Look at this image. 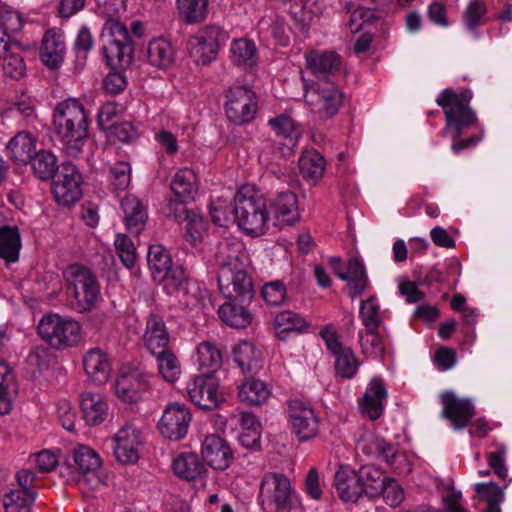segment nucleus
Returning a JSON list of instances; mask_svg holds the SVG:
<instances>
[{"label": "nucleus", "instance_id": "1", "mask_svg": "<svg viewBox=\"0 0 512 512\" xmlns=\"http://www.w3.org/2000/svg\"><path fill=\"white\" fill-rule=\"evenodd\" d=\"M246 252L240 243L220 242L214 262L218 267V286L225 299L251 302L255 296L251 277L247 273Z\"/></svg>", "mask_w": 512, "mask_h": 512}, {"label": "nucleus", "instance_id": "2", "mask_svg": "<svg viewBox=\"0 0 512 512\" xmlns=\"http://www.w3.org/2000/svg\"><path fill=\"white\" fill-rule=\"evenodd\" d=\"M53 126L58 140L66 153L78 155L87 140L89 119L77 99H67L59 102L53 113Z\"/></svg>", "mask_w": 512, "mask_h": 512}, {"label": "nucleus", "instance_id": "3", "mask_svg": "<svg viewBox=\"0 0 512 512\" xmlns=\"http://www.w3.org/2000/svg\"><path fill=\"white\" fill-rule=\"evenodd\" d=\"M473 93L470 89L459 92L452 88L444 89L437 97L436 103L443 109L445 127L443 132L453 140L459 139L463 132L478 122L476 111L470 107Z\"/></svg>", "mask_w": 512, "mask_h": 512}, {"label": "nucleus", "instance_id": "4", "mask_svg": "<svg viewBox=\"0 0 512 512\" xmlns=\"http://www.w3.org/2000/svg\"><path fill=\"white\" fill-rule=\"evenodd\" d=\"M101 54L111 70L125 69L133 60L134 47L126 26L107 19L100 34Z\"/></svg>", "mask_w": 512, "mask_h": 512}, {"label": "nucleus", "instance_id": "5", "mask_svg": "<svg viewBox=\"0 0 512 512\" xmlns=\"http://www.w3.org/2000/svg\"><path fill=\"white\" fill-rule=\"evenodd\" d=\"M230 211L234 222L246 234L261 235L265 232L269 211L267 200L262 195L248 194L242 188L236 193Z\"/></svg>", "mask_w": 512, "mask_h": 512}, {"label": "nucleus", "instance_id": "6", "mask_svg": "<svg viewBox=\"0 0 512 512\" xmlns=\"http://www.w3.org/2000/svg\"><path fill=\"white\" fill-rule=\"evenodd\" d=\"M69 294L79 312L91 311L100 295V285L95 274L87 267L75 263L64 271Z\"/></svg>", "mask_w": 512, "mask_h": 512}, {"label": "nucleus", "instance_id": "7", "mask_svg": "<svg viewBox=\"0 0 512 512\" xmlns=\"http://www.w3.org/2000/svg\"><path fill=\"white\" fill-rule=\"evenodd\" d=\"M37 330L39 336L57 350L75 347L81 342L80 323L57 314L43 316Z\"/></svg>", "mask_w": 512, "mask_h": 512}, {"label": "nucleus", "instance_id": "8", "mask_svg": "<svg viewBox=\"0 0 512 512\" xmlns=\"http://www.w3.org/2000/svg\"><path fill=\"white\" fill-rule=\"evenodd\" d=\"M224 110L227 119L234 125H247L257 114L258 97L248 86L230 87L225 92Z\"/></svg>", "mask_w": 512, "mask_h": 512}, {"label": "nucleus", "instance_id": "9", "mask_svg": "<svg viewBox=\"0 0 512 512\" xmlns=\"http://www.w3.org/2000/svg\"><path fill=\"white\" fill-rule=\"evenodd\" d=\"M228 39L229 34L222 27L205 26L188 41L190 57L197 65H207L216 59L219 49Z\"/></svg>", "mask_w": 512, "mask_h": 512}, {"label": "nucleus", "instance_id": "10", "mask_svg": "<svg viewBox=\"0 0 512 512\" xmlns=\"http://www.w3.org/2000/svg\"><path fill=\"white\" fill-rule=\"evenodd\" d=\"M259 501L264 512H290L291 485L283 474L268 473L261 482Z\"/></svg>", "mask_w": 512, "mask_h": 512}, {"label": "nucleus", "instance_id": "11", "mask_svg": "<svg viewBox=\"0 0 512 512\" xmlns=\"http://www.w3.org/2000/svg\"><path fill=\"white\" fill-rule=\"evenodd\" d=\"M82 183L83 178L78 168L71 162L62 163L51 185L56 202L66 207L74 205L82 196Z\"/></svg>", "mask_w": 512, "mask_h": 512}, {"label": "nucleus", "instance_id": "12", "mask_svg": "<svg viewBox=\"0 0 512 512\" xmlns=\"http://www.w3.org/2000/svg\"><path fill=\"white\" fill-rule=\"evenodd\" d=\"M288 421L292 433L300 442L308 441L317 436L319 420L313 407L299 399L291 400L288 404Z\"/></svg>", "mask_w": 512, "mask_h": 512}, {"label": "nucleus", "instance_id": "13", "mask_svg": "<svg viewBox=\"0 0 512 512\" xmlns=\"http://www.w3.org/2000/svg\"><path fill=\"white\" fill-rule=\"evenodd\" d=\"M320 335L325 342L327 349L335 357V372L336 375L343 379H352L360 365L353 350L350 347H345L338 340V335L335 330L325 327L321 330Z\"/></svg>", "mask_w": 512, "mask_h": 512}, {"label": "nucleus", "instance_id": "14", "mask_svg": "<svg viewBox=\"0 0 512 512\" xmlns=\"http://www.w3.org/2000/svg\"><path fill=\"white\" fill-rule=\"evenodd\" d=\"M150 374L139 368L122 370L115 381L117 397L125 403L141 401L150 389Z\"/></svg>", "mask_w": 512, "mask_h": 512}, {"label": "nucleus", "instance_id": "15", "mask_svg": "<svg viewBox=\"0 0 512 512\" xmlns=\"http://www.w3.org/2000/svg\"><path fill=\"white\" fill-rule=\"evenodd\" d=\"M192 419L189 408L180 403L169 404L158 423L160 434L172 441L183 439Z\"/></svg>", "mask_w": 512, "mask_h": 512}, {"label": "nucleus", "instance_id": "16", "mask_svg": "<svg viewBox=\"0 0 512 512\" xmlns=\"http://www.w3.org/2000/svg\"><path fill=\"white\" fill-rule=\"evenodd\" d=\"M218 380L212 374L198 375L188 383L187 391L190 400L203 410H214L223 401V395L218 392Z\"/></svg>", "mask_w": 512, "mask_h": 512}, {"label": "nucleus", "instance_id": "17", "mask_svg": "<svg viewBox=\"0 0 512 512\" xmlns=\"http://www.w3.org/2000/svg\"><path fill=\"white\" fill-rule=\"evenodd\" d=\"M442 417L450 421L455 430L466 428L475 416V407L468 398H459L453 391H446L440 396Z\"/></svg>", "mask_w": 512, "mask_h": 512}, {"label": "nucleus", "instance_id": "18", "mask_svg": "<svg viewBox=\"0 0 512 512\" xmlns=\"http://www.w3.org/2000/svg\"><path fill=\"white\" fill-rule=\"evenodd\" d=\"M307 68L318 79L317 83H335L340 71V57L334 52L311 50L305 54Z\"/></svg>", "mask_w": 512, "mask_h": 512}, {"label": "nucleus", "instance_id": "19", "mask_svg": "<svg viewBox=\"0 0 512 512\" xmlns=\"http://www.w3.org/2000/svg\"><path fill=\"white\" fill-rule=\"evenodd\" d=\"M202 458L215 470H225L233 462L234 455L229 443L216 434L205 437L201 449Z\"/></svg>", "mask_w": 512, "mask_h": 512}, {"label": "nucleus", "instance_id": "20", "mask_svg": "<svg viewBox=\"0 0 512 512\" xmlns=\"http://www.w3.org/2000/svg\"><path fill=\"white\" fill-rule=\"evenodd\" d=\"M0 32V66L6 77L19 80L26 73V63L22 56L23 47L17 40L3 42Z\"/></svg>", "mask_w": 512, "mask_h": 512}, {"label": "nucleus", "instance_id": "21", "mask_svg": "<svg viewBox=\"0 0 512 512\" xmlns=\"http://www.w3.org/2000/svg\"><path fill=\"white\" fill-rule=\"evenodd\" d=\"M113 451L122 464L135 463L139 458L140 433L131 427L121 428L114 437Z\"/></svg>", "mask_w": 512, "mask_h": 512}, {"label": "nucleus", "instance_id": "22", "mask_svg": "<svg viewBox=\"0 0 512 512\" xmlns=\"http://www.w3.org/2000/svg\"><path fill=\"white\" fill-rule=\"evenodd\" d=\"M334 485L339 498L344 502L355 503L361 497H365L358 470L349 466L339 467L334 476Z\"/></svg>", "mask_w": 512, "mask_h": 512}, {"label": "nucleus", "instance_id": "23", "mask_svg": "<svg viewBox=\"0 0 512 512\" xmlns=\"http://www.w3.org/2000/svg\"><path fill=\"white\" fill-rule=\"evenodd\" d=\"M66 46L63 35L50 29L43 36L40 47V59L51 70L58 69L65 57Z\"/></svg>", "mask_w": 512, "mask_h": 512}, {"label": "nucleus", "instance_id": "24", "mask_svg": "<svg viewBox=\"0 0 512 512\" xmlns=\"http://www.w3.org/2000/svg\"><path fill=\"white\" fill-rule=\"evenodd\" d=\"M269 215L289 225L299 220L298 201L295 193L283 191L269 200Z\"/></svg>", "mask_w": 512, "mask_h": 512}, {"label": "nucleus", "instance_id": "25", "mask_svg": "<svg viewBox=\"0 0 512 512\" xmlns=\"http://www.w3.org/2000/svg\"><path fill=\"white\" fill-rule=\"evenodd\" d=\"M250 303L251 302L226 299L218 309L219 318L232 328H246L253 320V315L248 309Z\"/></svg>", "mask_w": 512, "mask_h": 512}, {"label": "nucleus", "instance_id": "26", "mask_svg": "<svg viewBox=\"0 0 512 512\" xmlns=\"http://www.w3.org/2000/svg\"><path fill=\"white\" fill-rule=\"evenodd\" d=\"M83 365L86 374L95 384L102 385L109 379L111 364L102 349H90L83 358Z\"/></svg>", "mask_w": 512, "mask_h": 512}, {"label": "nucleus", "instance_id": "27", "mask_svg": "<svg viewBox=\"0 0 512 512\" xmlns=\"http://www.w3.org/2000/svg\"><path fill=\"white\" fill-rule=\"evenodd\" d=\"M124 222L130 233L139 234L145 227L148 218L146 207L134 195L127 194L121 200Z\"/></svg>", "mask_w": 512, "mask_h": 512}, {"label": "nucleus", "instance_id": "28", "mask_svg": "<svg viewBox=\"0 0 512 512\" xmlns=\"http://www.w3.org/2000/svg\"><path fill=\"white\" fill-rule=\"evenodd\" d=\"M144 342L152 355L170 348L169 334L163 319L159 315L151 314L148 317Z\"/></svg>", "mask_w": 512, "mask_h": 512}, {"label": "nucleus", "instance_id": "29", "mask_svg": "<svg viewBox=\"0 0 512 512\" xmlns=\"http://www.w3.org/2000/svg\"><path fill=\"white\" fill-rule=\"evenodd\" d=\"M10 159L18 165H26L36 152V138L29 132L20 131L6 145Z\"/></svg>", "mask_w": 512, "mask_h": 512}, {"label": "nucleus", "instance_id": "30", "mask_svg": "<svg viewBox=\"0 0 512 512\" xmlns=\"http://www.w3.org/2000/svg\"><path fill=\"white\" fill-rule=\"evenodd\" d=\"M367 454H376L381 457L393 470L401 473V465L406 462V456L397 445L388 443L380 437H372L369 446L363 448Z\"/></svg>", "mask_w": 512, "mask_h": 512}, {"label": "nucleus", "instance_id": "31", "mask_svg": "<svg viewBox=\"0 0 512 512\" xmlns=\"http://www.w3.org/2000/svg\"><path fill=\"white\" fill-rule=\"evenodd\" d=\"M173 197L179 202L194 201L197 194V177L193 170L183 168L178 170L170 183Z\"/></svg>", "mask_w": 512, "mask_h": 512}, {"label": "nucleus", "instance_id": "32", "mask_svg": "<svg viewBox=\"0 0 512 512\" xmlns=\"http://www.w3.org/2000/svg\"><path fill=\"white\" fill-rule=\"evenodd\" d=\"M80 407L84 420L90 426L102 423L107 417L108 404L100 393H83L81 395Z\"/></svg>", "mask_w": 512, "mask_h": 512}, {"label": "nucleus", "instance_id": "33", "mask_svg": "<svg viewBox=\"0 0 512 512\" xmlns=\"http://www.w3.org/2000/svg\"><path fill=\"white\" fill-rule=\"evenodd\" d=\"M314 86V92L318 94L321 103L318 109L319 116L322 119H329L336 115L343 100L341 90L333 82L327 84L316 83Z\"/></svg>", "mask_w": 512, "mask_h": 512}, {"label": "nucleus", "instance_id": "34", "mask_svg": "<svg viewBox=\"0 0 512 512\" xmlns=\"http://www.w3.org/2000/svg\"><path fill=\"white\" fill-rule=\"evenodd\" d=\"M22 241L17 226L4 225L0 227V258L6 266L19 260Z\"/></svg>", "mask_w": 512, "mask_h": 512}, {"label": "nucleus", "instance_id": "35", "mask_svg": "<svg viewBox=\"0 0 512 512\" xmlns=\"http://www.w3.org/2000/svg\"><path fill=\"white\" fill-rule=\"evenodd\" d=\"M233 359L243 373L256 374L261 369L262 353L250 341H241L233 348Z\"/></svg>", "mask_w": 512, "mask_h": 512}, {"label": "nucleus", "instance_id": "36", "mask_svg": "<svg viewBox=\"0 0 512 512\" xmlns=\"http://www.w3.org/2000/svg\"><path fill=\"white\" fill-rule=\"evenodd\" d=\"M174 473L187 480L195 481L205 478L207 469L196 453H183L173 461Z\"/></svg>", "mask_w": 512, "mask_h": 512}, {"label": "nucleus", "instance_id": "37", "mask_svg": "<svg viewBox=\"0 0 512 512\" xmlns=\"http://www.w3.org/2000/svg\"><path fill=\"white\" fill-rule=\"evenodd\" d=\"M146 57L150 65L166 69L174 62L175 50L167 39L158 37L149 41Z\"/></svg>", "mask_w": 512, "mask_h": 512}, {"label": "nucleus", "instance_id": "38", "mask_svg": "<svg viewBox=\"0 0 512 512\" xmlns=\"http://www.w3.org/2000/svg\"><path fill=\"white\" fill-rule=\"evenodd\" d=\"M360 484L365 497L375 499L385 491L386 478L384 472L374 465H365L358 470Z\"/></svg>", "mask_w": 512, "mask_h": 512}, {"label": "nucleus", "instance_id": "39", "mask_svg": "<svg viewBox=\"0 0 512 512\" xmlns=\"http://www.w3.org/2000/svg\"><path fill=\"white\" fill-rule=\"evenodd\" d=\"M349 275L346 279L347 294L351 299L361 296L369 286V281L366 269L363 263L356 257L349 259L347 264V273Z\"/></svg>", "mask_w": 512, "mask_h": 512}, {"label": "nucleus", "instance_id": "40", "mask_svg": "<svg viewBox=\"0 0 512 512\" xmlns=\"http://www.w3.org/2000/svg\"><path fill=\"white\" fill-rule=\"evenodd\" d=\"M28 164L31 165L34 176L42 181L53 180L61 167L58 165L57 157L44 149L35 152Z\"/></svg>", "mask_w": 512, "mask_h": 512}, {"label": "nucleus", "instance_id": "41", "mask_svg": "<svg viewBox=\"0 0 512 512\" xmlns=\"http://www.w3.org/2000/svg\"><path fill=\"white\" fill-rule=\"evenodd\" d=\"M209 0H176L180 22L193 25L203 22L208 15Z\"/></svg>", "mask_w": 512, "mask_h": 512}, {"label": "nucleus", "instance_id": "42", "mask_svg": "<svg viewBox=\"0 0 512 512\" xmlns=\"http://www.w3.org/2000/svg\"><path fill=\"white\" fill-rule=\"evenodd\" d=\"M147 262L152 277L157 282L167 278L172 260L168 251L162 245H151L148 249Z\"/></svg>", "mask_w": 512, "mask_h": 512}, {"label": "nucleus", "instance_id": "43", "mask_svg": "<svg viewBox=\"0 0 512 512\" xmlns=\"http://www.w3.org/2000/svg\"><path fill=\"white\" fill-rule=\"evenodd\" d=\"M325 159L316 150H306L299 159L300 174L307 181L315 184L322 178L325 170Z\"/></svg>", "mask_w": 512, "mask_h": 512}, {"label": "nucleus", "instance_id": "44", "mask_svg": "<svg viewBox=\"0 0 512 512\" xmlns=\"http://www.w3.org/2000/svg\"><path fill=\"white\" fill-rule=\"evenodd\" d=\"M308 326L301 315L290 310L279 312L274 317V328L279 339H284V334L289 332H305Z\"/></svg>", "mask_w": 512, "mask_h": 512}, {"label": "nucleus", "instance_id": "45", "mask_svg": "<svg viewBox=\"0 0 512 512\" xmlns=\"http://www.w3.org/2000/svg\"><path fill=\"white\" fill-rule=\"evenodd\" d=\"M17 387L12 369L0 360V414H8L12 409V395Z\"/></svg>", "mask_w": 512, "mask_h": 512}, {"label": "nucleus", "instance_id": "46", "mask_svg": "<svg viewBox=\"0 0 512 512\" xmlns=\"http://www.w3.org/2000/svg\"><path fill=\"white\" fill-rule=\"evenodd\" d=\"M270 395L267 385L258 379H248L239 387L238 397L241 402L248 405H260Z\"/></svg>", "mask_w": 512, "mask_h": 512}, {"label": "nucleus", "instance_id": "47", "mask_svg": "<svg viewBox=\"0 0 512 512\" xmlns=\"http://www.w3.org/2000/svg\"><path fill=\"white\" fill-rule=\"evenodd\" d=\"M230 53L232 62L237 66L252 68L257 62V49L250 40H234L231 44Z\"/></svg>", "mask_w": 512, "mask_h": 512}, {"label": "nucleus", "instance_id": "48", "mask_svg": "<svg viewBox=\"0 0 512 512\" xmlns=\"http://www.w3.org/2000/svg\"><path fill=\"white\" fill-rule=\"evenodd\" d=\"M72 460L82 475L93 474L101 466L99 455L86 445H78L73 449Z\"/></svg>", "mask_w": 512, "mask_h": 512}, {"label": "nucleus", "instance_id": "49", "mask_svg": "<svg viewBox=\"0 0 512 512\" xmlns=\"http://www.w3.org/2000/svg\"><path fill=\"white\" fill-rule=\"evenodd\" d=\"M158 370L162 378L169 382H175L181 374V364L176 354L169 348L153 354Z\"/></svg>", "mask_w": 512, "mask_h": 512}, {"label": "nucleus", "instance_id": "50", "mask_svg": "<svg viewBox=\"0 0 512 512\" xmlns=\"http://www.w3.org/2000/svg\"><path fill=\"white\" fill-rule=\"evenodd\" d=\"M164 281L170 282L175 287L179 297L187 298L186 302H188L189 297H197V284L187 276L182 267H171Z\"/></svg>", "mask_w": 512, "mask_h": 512}, {"label": "nucleus", "instance_id": "51", "mask_svg": "<svg viewBox=\"0 0 512 512\" xmlns=\"http://www.w3.org/2000/svg\"><path fill=\"white\" fill-rule=\"evenodd\" d=\"M475 492L480 501L487 503L485 512H501L500 504L504 501V491L496 483H477Z\"/></svg>", "mask_w": 512, "mask_h": 512}, {"label": "nucleus", "instance_id": "52", "mask_svg": "<svg viewBox=\"0 0 512 512\" xmlns=\"http://www.w3.org/2000/svg\"><path fill=\"white\" fill-rule=\"evenodd\" d=\"M37 493H27L25 490H11L4 496L6 512H30Z\"/></svg>", "mask_w": 512, "mask_h": 512}, {"label": "nucleus", "instance_id": "53", "mask_svg": "<svg viewBox=\"0 0 512 512\" xmlns=\"http://www.w3.org/2000/svg\"><path fill=\"white\" fill-rule=\"evenodd\" d=\"M359 343L362 354L366 357L383 359L385 348L381 336L377 331H368L359 334Z\"/></svg>", "mask_w": 512, "mask_h": 512}, {"label": "nucleus", "instance_id": "54", "mask_svg": "<svg viewBox=\"0 0 512 512\" xmlns=\"http://www.w3.org/2000/svg\"><path fill=\"white\" fill-rule=\"evenodd\" d=\"M23 25L24 21L17 11L0 8V32L3 34V42L14 40L12 35L20 32Z\"/></svg>", "mask_w": 512, "mask_h": 512}, {"label": "nucleus", "instance_id": "55", "mask_svg": "<svg viewBox=\"0 0 512 512\" xmlns=\"http://www.w3.org/2000/svg\"><path fill=\"white\" fill-rule=\"evenodd\" d=\"M197 362L201 368L215 371L221 366L222 355L212 343L202 342L197 347Z\"/></svg>", "mask_w": 512, "mask_h": 512}, {"label": "nucleus", "instance_id": "56", "mask_svg": "<svg viewBox=\"0 0 512 512\" xmlns=\"http://www.w3.org/2000/svg\"><path fill=\"white\" fill-rule=\"evenodd\" d=\"M380 307L376 303V297L370 296L367 300L361 301L359 317L368 331H377L381 319L379 317Z\"/></svg>", "mask_w": 512, "mask_h": 512}, {"label": "nucleus", "instance_id": "57", "mask_svg": "<svg viewBox=\"0 0 512 512\" xmlns=\"http://www.w3.org/2000/svg\"><path fill=\"white\" fill-rule=\"evenodd\" d=\"M114 246L122 264L127 268L134 267L137 253L133 241L125 234H117Z\"/></svg>", "mask_w": 512, "mask_h": 512}, {"label": "nucleus", "instance_id": "58", "mask_svg": "<svg viewBox=\"0 0 512 512\" xmlns=\"http://www.w3.org/2000/svg\"><path fill=\"white\" fill-rule=\"evenodd\" d=\"M131 167L128 162L119 161L110 167V184L113 191H124L130 184Z\"/></svg>", "mask_w": 512, "mask_h": 512}, {"label": "nucleus", "instance_id": "59", "mask_svg": "<svg viewBox=\"0 0 512 512\" xmlns=\"http://www.w3.org/2000/svg\"><path fill=\"white\" fill-rule=\"evenodd\" d=\"M268 124L278 136L288 139L291 144H294L300 135L293 120L287 115H280L278 117L271 118L269 119Z\"/></svg>", "mask_w": 512, "mask_h": 512}, {"label": "nucleus", "instance_id": "60", "mask_svg": "<svg viewBox=\"0 0 512 512\" xmlns=\"http://www.w3.org/2000/svg\"><path fill=\"white\" fill-rule=\"evenodd\" d=\"M261 296L271 306H279L287 299L286 288L282 281L275 280L264 284Z\"/></svg>", "mask_w": 512, "mask_h": 512}, {"label": "nucleus", "instance_id": "61", "mask_svg": "<svg viewBox=\"0 0 512 512\" xmlns=\"http://www.w3.org/2000/svg\"><path fill=\"white\" fill-rule=\"evenodd\" d=\"M487 13L484 2L475 0L468 4L463 15V21L468 30L474 31L482 24V18Z\"/></svg>", "mask_w": 512, "mask_h": 512}, {"label": "nucleus", "instance_id": "62", "mask_svg": "<svg viewBox=\"0 0 512 512\" xmlns=\"http://www.w3.org/2000/svg\"><path fill=\"white\" fill-rule=\"evenodd\" d=\"M108 131V137L113 143H131L139 136L137 128L130 122L116 123Z\"/></svg>", "mask_w": 512, "mask_h": 512}, {"label": "nucleus", "instance_id": "63", "mask_svg": "<svg viewBox=\"0 0 512 512\" xmlns=\"http://www.w3.org/2000/svg\"><path fill=\"white\" fill-rule=\"evenodd\" d=\"M184 222L187 235L194 241L201 238L206 230V221L199 210L191 209V212L186 214Z\"/></svg>", "mask_w": 512, "mask_h": 512}, {"label": "nucleus", "instance_id": "64", "mask_svg": "<svg viewBox=\"0 0 512 512\" xmlns=\"http://www.w3.org/2000/svg\"><path fill=\"white\" fill-rule=\"evenodd\" d=\"M94 44V39L90 29L87 26H82L78 33L74 42V51L77 55V58L86 59L88 53L91 51Z\"/></svg>", "mask_w": 512, "mask_h": 512}]
</instances>
